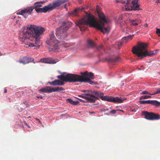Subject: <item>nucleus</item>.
<instances>
[{"mask_svg": "<svg viewBox=\"0 0 160 160\" xmlns=\"http://www.w3.org/2000/svg\"><path fill=\"white\" fill-rule=\"evenodd\" d=\"M44 29L42 27H36L34 25L24 26L21 29L19 33L18 38L20 40L23 42L26 39H28L32 42L29 46L31 47L39 48L41 45L40 41V36L44 31Z\"/></svg>", "mask_w": 160, "mask_h": 160, "instance_id": "obj_1", "label": "nucleus"}, {"mask_svg": "<svg viewBox=\"0 0 160 160\" xmlns=\"http://www.w3.org/2000/svg\"><path fill=\"white\" fill-rule=\"evenodd\" d=\"M107 23V21L103 14H99L98 22L96 20L93 16L89 14L80 20L77 25L79 27L81 31H85L87 29L86 28H83L84 25H89L90 27L95 28L105 33L109 32L110 30V28L108 26L107 27H104L105 23Z\"/></svg>", "mask_w": 160, "mask_h": 160, "instance_id": "obj_2", "label": "nucleus"}, {"mask_svg": "<svg viewBox=\"0 0 160 160\" xmlns=\"http://www.w3.org/2000/svg\"><path fill=\"white\" fill-rule=\"evenodd\" d=\"M147 44L144 43H141L134 46L132 48V53L140 58H142L147 56L154 55L157 53L158 50L148 51L147 49Z\"/></svg>", "mask_w": 160, "mask_h": 160, "instance_id": "obj_3", "label": "nucleus"}, {"mask_svg": "<svg viewBox=\"0 0 160 160\" xmlns=\"http://www.w3.org/2000/svg\"><path fill=\"white\" fill-rule=\"evenodd\" d=\"M72 23L70 22H63L61 26L57 28L56 30V35L57 38L59 39L60 42L66 40V38L68 36L67 31L71 26Z\"/></svg>", "mask_w": 160, "mask_h": 160, "instance_id": "obj_4", "label": "nucleus"}, {"mask_svg": "<svg viewBox=\"0 0 160 160\" xmlns=\"http://www.w3.org/2000/svg\"><path fill=\"white\" fill-rule=\"evenodd\" d=\"M92 93L97 98V99L98 98H99L102 100L107 101L109 102L120 103L122 102L124 100L122 98H119L117 97L114 98L110 97L109 98L107 96L103 97V93H99L97 91H93Z\"/></svg>", "mask_w": 160, "mask_h": 160, "instance_id": "obj_5", "label": "nucleus"}, {"mask_svg": "<svg viewBox=\"0 0 160 160\" xmlns=\"http://www.w3.org/2000/svg\"><path fill=\"white\" fill-rule=\"evenodd\" d=\"M82 76L74 74H67L66 75V82H81Z\"/></svg>", "mask_w": 160, "mask_h": 160, "instance_id": "obj_6", "label": "nucleus"}, {"mask_svg": "<svg viewBox=\"0 0 160 160\" xmlns=\"http://www.w3.org/2000/svg\"><path fill=\"white\" fill-rule=\"evenodd\" d=\"M142 114L144 116L145 118L148 120H158L160 119L159 114L152 112L144 111L142 112Z\"/></svg>", "mask_w": 160, "mask_h": 160, "instance_id": "obj_7", "label": "nucleus"}, {"mask_svg": "<svg viewBox=\"0 0 160 160\" xmlns=\"http://www.w3.org/2000/svg\"><path fill=\"white\" fill-rule=\"evenodd\" d=\"M78 96L87 100L88 102H94L97 99V98L92 93L91 94L90 92H88V93L82 94L79 95Z\"/></svg>", "mask_w": 160, "mask_h": 160, "instance_id": "obj_8", "label": "nucleus"}, {"mask_svg": "<svg viewBox=\"0 0 160 160\" xmlns=\"http://www.w3.org/2000/svg\"><path fill=\"white\" fill-rule=\"evenodd\" d=\"M32 11L33 8L32 7H28L21 10L20 12H17V14L22 15L25 18H26L29 15H30L32 13Z\"/></svg>", "mask_w": 160, "mask_h": 160, "instance_id": "obj_9", "label": "nucleus"}, {"mask_svg": "<svg viewBox=\"0 0 160 160\" xmlns=\"http://www.w3.org/2000/svg\"><path fill=\"white\" fill-rule=\"evenodd\" d=\"M58 61V59H53L52 58H41L39 62L49 64H55Z\"/></svg>", "mask_w": 160, "mask_h": 160, "instance_id": "obj_10", "label": "nucleus"}, {"mask_svg": "<svg viewBox=\"0 0 160 160\" xmlns=\"http://www.w3.org/2000/svg\"><path fill=\"white\" fill-rule=\"evenodd\" d=\"M139 102L140 104H148L153 105L156 107L160 106V102L156 100H148L146 101H139Z\"/></svg>", "mask_w": 160, "mask_h": 160, "instance_id": "obj_11", "label": "nucleus"}, {"mask_svg": "<svg viewBox=\"0 0 160 160\" xmlns=\"http://www.w3.org/2000/svg\"><path fill=\"white\" fill-rule=\"evenodd\" d=\"M49 36V43L48 44L49 45H51V44L50 43L51 42L54 43L55 44L61 42L59 40L57 39L55 37V36L54 35V33L53 31L52 32Z\"/></svg>", "mask_w": 160, "mask_h": 160, "instance_id": "obj_12", "label": "nucleus"}, {"mask_svg": "<svg viewBox=\"0 0 160 160\" xmlns=\"http://www.w3.org/2000/svg\"><path fill=\"white\" fill-rule=\"evenodd\" d=\"M60 2L58 0L52 2V3H50L48 5L49 10L50 11L52 10L53 9L59 7L61 5Z\"/></svg>", "mask_w": 160, "mask_h": 160, "instance_id": "obj_13", "label": "nucleus"}, {"mask_svg": "<svg viewBox=\"0 0 160 160\" xmlns=\"http://www.w3.org/2000/svg\"><path fill=\"white\" fill-rule=\"evenodd\" d=\"M34 59L33 58H29L27 57H24L22 59H20L19 62L24 64L30 62H33Z\"/></svg>", "mask_w": 160, "mask_h": 160, "instance_id": "obj_14", "label": "nucleus"}, {"mask_svg": "<svg viewBox=\"0 0 160 160\" xmlns=\"http://www.w3.org/2000/svg\"><path fill=\"white\" fill-rule=\"evenodd\" d=\"M39 91L42 92L50 93L54 92L53 88L50 86H47L41 88L39 90Z\"/></svg>", "mask_w": 160, "mask_h": 160, "instance_id": "obj_15", "label": "nucleus"}, {"mask_svg": "<svg viewBox=\"0 0 160 160\" xmlns=\"http://www.w3.org/2000/svg\"><path fill=\"white\" fill-rule=\"evenodd\" d=\"M81 82H87L91 85H96L97 83L91 80L88 78L82 76Z\"/></svg>", "mask_w": 160, "mask_h": 160, "instance_id": "obj_16", "label": "nucleus"}, {"mask_svg": "<svg viewBox=\"0 0 160 160\" xmlns=\"http://www.w3.org/2000/svg\"><path fill=\"white\" fill-rule=\"evenodd\" d=\"M48 83H49L50 85L53 86H61L65 84V83L64 82L59 79L55 80L52 82H48Z\"/></svg>", "mask_w": 160, "mask_h": 160, "instance_id": "obj_17", "label": "nucleus"}, {"mask_svg": "<svg viewBox=\"0 0 160 160\" xmlns=\"http://www.w3.org/2000/svg\"><path fill=\"white\" fill-rule=\"evenodd\" d=\"M36 11L38 13L46 12L48 11H50L48 5L45 6L42 8H36Z\"/></svg>", "mask_w": 160, "mask_h": 160, "instance_id": "obj_18", "label": "nucleus"}, {"mask_svg": "<svg viewBox=\"0 0 160 160\" xmlns=\"http://www.w3.org/2000/svg\"><path fill=\"white\" fill-rule=\"evenodd\" d=\"M81 10L79 8H76L70 13V15L73 16H78V13Z\"/></svg>", "mask_w": 160, "mask_h": 160, "instance_id": "obj_19", "label": "nucleus"}, {"mask_svg": "<svg viewBox=\"0 0 160 160\" xmlns=\"http://www.w3.org/2000/svg\"><path fill=\"white\" fill-rule=\"evenodd\" d=\"M95 44L93 41L90 39H88L87 40V46L88 48H91L96 46Z\"/></svg>", "mask_w": 160, "mask_h": 160, "instance_id": "obj_20", "label": "nucleus"}, {"mask_svg": "<svg viewBox=\"0 0 160 160\" xmlns=\"http://www.w3.org/2000/svg\"><path fill=\"white\" fill-rule=\"evenodd\" d=\"M54 92H65V89L62 87H57L53 88Z\"/></svg>", "mask_w": 160, "mask_h": 160, "instance_id": "obj_21", "label": "nucleus"}, {"mask_svg": "<svg viewBox=\"0 0 160 160\" xmlns=\"http://www.w3.org/2000/svg\"><path fill=\"white\" fill-rule=\"evenodd\" d=\"M67 102L70 103L73 105H78L79 103V102L78 101H73L71 99H67Z\"/></svg>", "mask_w": 160, "mask_h": 160, "instance_id": "obj_22", "label": "nucleus"}, {"mask_svg": "<svg viewBox=\"0 0 160 160\" xmlns=\"http://www.w3.org/2000/svg\"><path fill=\"white\" fill-rule=\"evenodd\" d=\"M41 2H37L35 3L33 5V6L32 7H31L32 8H33V10L34 9H35L36 10V8H39L40 7H42V4H41Z\"/></svg>", "mask_w": 160, "mask_h": 160, "instance_id": "obj_23", "label": "nucleus"}, {"mask_svg": "<svg viewBox=\"0 0 160 160\" xmlns=\"http://www.w3.org/2000/svg\"><path fill=\"white\" fill-rule=\"evenodd\" d=\"M133 36L134 35H129L127 36L124 37L122 38V40L123 41H124L125 40H129L131 39Z\"/></svg>", "mask_w": 160, "mask_h": 160, "instance_id": "obj_24", "label": "nucleus"}, {"mask_svg": "<svg viewBox=\"0 0 160 160\" xmlns=\"http://www.w3.org/2000/svg\"><path fill=\"white\" fill-rule=\"evenodd\" d=\"M119 59V57H116L114 58H112L109 59V62L111 63H114L118 62Z\"/></svg>", "mask_w": 160, "mask_h": 160, "instance_id": "obj_25", "label": "nucleus"}, {"mask_svg": "<svg viewBox=\"0 0 160 160\" xmlns=\"http://www.w3.org/2000/svg\"><path fill=\"white\" fill-rule=\"evenodd\" d=\"M66 75H58L57 76V77L59 79L62 80L63 81L66 82Z\"/></svg>", "mask_w": 160, "mask_h": 160, "instance_id": "obj_26", "label": "nucleus"}, {"mask_svg": "<svg viewBox=\"0 0 160 160\" xmlns=\"http://www.w3.org/2000/svg\"><path fill=\"white\" fill-rule=\"evenodd\" d=\"M132 9L134 10H139V6L137 4L134 5H133L132 8Z\"/></svg>", "mask_w": 160, "mask_h": 160, "instance_id": "obj_27", "label": "nucleus"}, {"mask_svg": "<svg viewBox=\"0 0 160 160\" xmlns=\"http://www.w3.org/2000/svg\"><path fill=\"white\" fill-rule=\"evenodd\" d=\"M88 76L90 77V78L92 79H93L95 78L93 73L92 72L88 73Z\"/></svg>", "mask_w": 160, "mask_h": 160, "instance_id": "obj_28", "label": "nucleus"}, {"mask_svg": "<svg viewBox=\"0 0 160 160\" xmlns=\"http://www.w3.org/2000/svg\"><path fill=\"white\" fill-rule=\"evenodd\" d=\"M151 97L150 96H148V95L143 96H141L140 98L139 99H140V100H141L142 99H147L148 98H150Z\"/></svg>", "mask_w": 160, "mask_h": 160, "instance_id": "obj_29", "label": "nucleus"}, {"mask_svg": "<svg viewBox=\"0 0 160 160\" xmlns=\"http://www.w3.org/2000/svg\"><path fill=\"white\" fill-rule=\"evenodd\" d=\"M100 7L98 6H97V13L98 14V17H99V14H103V13L101 11H100Z\"/></svg>", "mask_w": 160, "mask_h": 160, "instance_id": "obj_30", "label": "nucleus"}, {"mask_svg": "<svg viewBox=\"0 0 160 160\" xmlns=\"http://www.w3.org/2000/svg\"><path fill=\"white\" fill-rule=\"evenodd\" d=\"M116 44L118 45V48L120 49L122 45V43L121 42H116Z\"/></svg>", "mask_w": 160, "mask_h": 160, "instance_id": "obj_31", "label": "nucleus"}, {"mask_svg": "<svg viewBox=\"0 0 160 160\" xmlns=\"http://www.w3.org/2000/svg\"><path fill=\"white\" fill-rule=\"evenodd\" d=\"M117 111H118V109L113 110L109 111V112L110 113H111L112 114H114L116 113V112Z\"/></svg>", "mask_w": 160, "mask_h": 160, "instance_id": "obj_32", "label": "nucleus"}, {"mask_svg": "<svg viewBox=\"0 0 160 160\" xmlns=\"http://www.w3.org/2000/svg\"><path fill=\"white\" fill-rule=\"evenodd\" d=\"M160 93V88L157 89V91L155 93H153L152 94H151V95H153L158 93Z\"/></svg>", "mask_w": 160, "mask_h": 160, "instance_id": "obj_33", "label": "nucleus"}, {"mask_svg": "<svg viewBox=\"0 0 160 160\" xmlns=\"http://www.w3.org/2000/svg\"><path fill=\"white\" fill-rule=\"evenodd\" d=\"M68 0H58L61 5L64 4V3L68 2Z\"/></svg>", "mask_w": 160, "mask_h": 160, "instance_id": "obj_34", "label": "nucleus"}, {"mask_svg": "<svg viewBox=\"0 0 160 160\" xmlns=\"http://www.w3.org/2000/svg\"><path fill=\"white\" fill-rule=\"evenodd\" d=\"M135 21L133 20L131 22V24L133 25V26H137L138 25V23L137 22H135Z\"/></svg>", "mask_w": 160, "mask_h": 160, "instance_id": "obj_35", "label": "nucleus"}, {"mask_svg": "<svg viewBox=\"0 0 160 160\" xmlns=\"http://www.w3.org/2000/svg\"><path fill=\"white\" fill-rule=\"evenodd\" d=\"M88 72L87 71H85L83 72H81V74H82V75H83V76H88Z\"/></svg>", "mask_w": 160, "mask_h": 160, "instance_id": "obj_36", "label": "nucleus"}, {"mask_svg": "<svg viewBox=\"0 0 160 160\" xmlns=\"http://www.w3.org/2000/svg\"><path fill=\"white\" fill-rule=\"evenodd\" d=\"M141 94H149L151 95V94H149L148 92L147 91H143L141 93H140Z\"/></svg>", "mask_w": 160, "mask_h": 160, "instance_id": "obj_37", "label": "nucleus"}, {"mask_svg": "<svg viewBox=\"0 0 160 160\" xmlns=\"http://www.w3.org/2000/svg\"><path fill=\"white\" fill-rule=\"evenodd\" d=\"M138 0H132V4L133 5L137 4Z\"/></svg>", "mask_w": 160, "mask_h": 160, "instance_id": "obj_38", "label": "nucleus"}, {"mask_svg": "<svg viewBox=\"0 0 160 160\" xmlns=\"http://www.w3.org/2000/svg\"><path fill=\"white\" fill-rule=\"evenodd\" d=\"M156 33L158 35L160 36V29L159 28H157L156 29Z\"/></svg>", "mask_w": 160, "mask_h": 160, "instance_id": "obj_39", "label": "nucleus"}, {"mask_svg": "<svg viewBox=\"0 0 160 160\" xmlns=\"http://www.w3.org/2000/svg\"><path fill=\"white\" fill-rule=\"evenodd\" d=\"M97 49L98 51H100L101 49H103L102 46V45H100L97 47Z\"/></svg>", "mask_w": 160, "mask_h": 160, "instance_id": "obj_40", "label": "nucleus"}, {"mask_svg": "<svg viewBox=\"0 0 160 160\" xmlns=\"http://www.w3.org/2000/svg\"><path fill=\"white\" fill-rule=\"evenodd\" d=\"M93 91H87V90H83L82 91V92H84V93H85L86 94L88 93V92H90L91 93V94H92V92H93Z\"/></svg>", "mask_w": 160, "mask_h": 160, "instance_id": "obj_41", "label": "nucleus"}, {"mask_svg": "<svg viewBox=\"0 0 160 160\" xmlns=\"http://www.w3.org/2000/svg\"><path fill=\"white\" fill-rule=\"evenodd\" d=\"M109 110V109L108 108H102L101 110V112H105L106 111H108Z\"/></svg>", "mask_w": 160, "mask_h": 160, "instance_id": "obj_42", "label": "nucleus"}, {"mask_svg": "<svg viewBox=\"0 0 160 160\" xmlns=\"http://www.w3.org/2000/svg\"><path fill=\"white\" fill-rule=\"evenodd\" d=\"M78 99L80 102H88V101H85L84 100H83L82 99H79V98H78Z\"/></svg>", "mask_w": 160, "mask_h": 160, "instance_id": "obj_43", "label": "nucleus"}, {"mask_svg": "<svg viewBox=\"0 0 160 160\" xmlns=\"http://www.w3.org/2000/svg\"><path fill=\"white\" fill-rule=\"evenodd\" d=\"M69 5V3H66L65 4V5H64V8H65L67 9V6H68Z\"/></svg>", "mask_w": 160, "mask_h": 160, "instance_id": "obj_44", "label": "nucleus"}, {"mask_svg": "<svg viewBox=\"0 0 160 160\" xmlns=\"http://www.w3.org/2000/svg\"><path fill=\"white\" fill-rule=\"evenodd\" d=\"M37 98H40L42 99L43 98L41 96H37Z\"/></svg>", "mask_w": 160, "mask_h": 160, "instance_id": "obj_45", "label": "nucleus"}, {"mask_svg": "<svg viewBox=\"0 0 160 160\" xmlns=\"http://www.w3.org/2000/svg\"><path fill=\"white\" fill-rule=\"evenodd\" d=\"M4 93H7V89H6V88H4Z\"/></svg>", "mask_w": 160, "mask_h": 160, "instance_id": "obj_46", "label": "nucleus"}, {"mask_svg": "<svg viewBox=\"0 0 160 160\" xmlns=\"http://www.w3.org/2000/svg\"><path fill=\"white\" fill-rule=\"evenodd\" d=\"M129 4V2L128 1H127V3H126V4L127 5H125V7H126V6L128 5V4Z\"/></svg>", "mask_w": 160, "mask_h": 160, "instance_id": "obj_47", "label": "nucleus"}, {"mask_svg": "<svg viewBox=\"0 0 160 160\" xmlns=\"http://www.w3.org/2000/svg\"><path fill=\"white\" fill-rule=\"evenodd\" d=\"M116 2H122V3H125V1L121 2H119V1H116Z\"/></svg>", "mask_w": 160, "mask_h": 160, "instance_id": "obj_48", "label": "nucleus"}, {"mask_svg": "<svg viewBox=\"0 0 160 160\" xmlns=\"http://www.w3.org/2000/svg\"><path fill=\"white\" fill-rule=\"evenodd\" d=\"M156 2L157 3H160V1H159V0H157L156 1Z\"/></svg>", "mask_w": 160, "mask_h": 160, "instance_id": "obj_49", "label": "nucleus"}, {"mask_svg": "<svg viewBox=\"0 0 160 160\" xmlns=\"http://www.w3.org/2000/svg\"><path fill=\"white\" fill-rule=\"evenodd\" d=\"M24 123L26 125V126H28V125L27 124V123H26V122L25 121L24 122Z\"/></svg>", "mask_w": 160, "mask_h": 160, "instance_id": "obj_50", "label": "nucleus"}, {"mask_svg": "<svg viewBox=\"0 0 160 160\" xmlns=\"http://www.w3.org/2000/svg\"><path fill=\"white\" fill-rule=\"evenodd\" d=\"M104 115H109V113H104Z\"/></svg>", "mask_w": 160, "mask_h": 160, "instance_id": "obj_51", "label": "nucleus"}, {"mask_svg": "<svg viewBox=\"0 0 160 160\" xmlns=\"http://www.w3.org/2000/svg\"><path fill=\"white\" fill-rule=\"evenodd\" d=\"M145 25V27H147L148 26V25L147 24H146Z\"/></svg>", "mask_w": 160, "mask_h": 160, "instance_id": "obj_52", "label": "nucleus"}, {"mask_svg": "<svg viewBox=\"0 0 160 160\" xmlns=\"http://www.w3.org/2000/svg\"><path fill=\"white\" fill-rule=\"evenodd\" d=\"M118 111H120L121 112H123V111L122 110H118Z\"/></svg>", "mask_w": 160, "mask_h": 160, "instance_id": "obj_53", "label": "nucleus"}, {"mask_svg": "<svg viewBox=\"0 0 160 160\" xmlns=\"http://www.w3.org/2000/svg\"><path fill=\"white\" fill-rule=\"evenodd\" d=\"M0 56H2V54L0 52Z\"/></svg>", "mask_w": 160, "mask_h": 160, "instance_id": "obj_54", "label": "nucleus"}, {"mask_svg": "<svg viewBox=\"0 0 160 160\" xmlns=\"http://www.w3.org/2000/svg\"><path fill=\"white\" fill-rule=\"evenodd\" d=\"M158 73L160 74V72H158Z\"/></svg>", "mask_w": 160, "mask_h": 160, "instance_id": "obj_55", "label": "nucleus"}, {"mask_svg": "<svg viewBox=\"0 0 160 160\" xmlns=\"http://www.w3.org/2000/svg\"><path fill=\"white\" fill-rule=\"evenodd\" d=\"M38 119V120H39V122H41L40 121H39Z\"/></svg>", "mask_w": 160, "mask_h": 160, "instance_id": "obj_56", "label": "nucleus"}, {"mask_svg": "<svg viewBox=\"0 0 160 160\" xmlns=\"http://www.w3.org/2000/svg\"><path fill=\"white\" fill-rule=\"evenodd\" d=\"M27 127L28 128H30L29 126L28 125V126H27Z\"/></svg>", "mask_w": 160, "mask_h": 160, "instance_id": "obj_57", "label": "nucleus"}, {"mask_svg": "<svg viewBox=\"0 0 160 160\" xmlns=\"http://www.w3.org/2000/svg\"><path fill=\"white\" fill-rule=\"evenodd\" d=\"M63 74H65V73H66V72H63Z\"/></svg>", "mask_w": 160, "mask_h": 160, "instance_id": "obj_58", "label": "nucleus"}, {"mask_svg": "<svg viewBox=\"0 0 160 160\" xmlns=\"http://www.w3.org/2000/svg\"><path fill=\"white\" fill-rule=\"evenodd\" d=\"M26 102H25L24 103V104H26Z\"/></svg>", "mask_w": 160, "mask_h": 160, "instance_id": "obj_59", "label": "nucleus"}, {"mask_svg": "<svg viewBox=\"0 0 160 160\" xmlns=\"http://www.w3.org/2000/svg\"><path fill=\"white\" fill-rule=\"evenodd\" d=\"M159 1H160V0H159Z\"/></svg>", "mask_w": 160, "mask_h": 160, "instance_id": "obj_60", "label": "nucleus"}]
</instances>
